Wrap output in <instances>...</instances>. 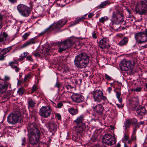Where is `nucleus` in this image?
Instances as JSON below:
<instances>
[{"label": "nucleus", "instance_id": "1", "mask_svg": "<svg viewBox=\"0 0 147 147\" xmlns=\"http://www.w3.org/2000/svg\"><path fill=\"white\" fill-rule=\"evenodd\" d=\"M89 58L86 53H81L76 56L74 60V65L78 68H85L89 63Z\"/></svg>", "mask_w": 147, "mask_h": 147}, {"label": "nucleus", "instance_id": "2", "mask_svg": "<svg viewBox=\"0 0 147 147\" xmlns=\"http://www.w3.org/2000/svg\"><path fill=\"white\" fill-rule=\"evenodd\" d=\"M67 22V21L64 22L62 20H59L57 22L54 23L50 25L48 28L45 30L43 32H41L40 34L42 35L44 33L48 34L54 30H55L57 31H59L60 28L63 27Z\"/></svg>", "mask_w": 147, "mask_h": 147}, {"label": "nucleus", "instance_id": "3", "mask_svg": "<svg viewBox=\"0 0 147 147\" xmlns=\"http://www.w3.org/2000/svg\"><path fill=\"white\" fill-rule=\"evenodd\" d=\"M136 12L140 15L146 14L147 13V1L142 0L138 3L136 5Z\"/></svg>", "mask_w": 147, "mask_h": 147}, {"label": "nucleus", "instance_id": "4", "mask_svg": "<svg viewBox=\"0 0 147 147\" xmlns=\"http://www.w3.org/2000/svg\"><path fill=\"white\" fill-rule=\"evenodd\" d=\"M74 40L71 39L67 40L63 42L58 43L59 49L58 51L60 53L66 50L67 49L73 45Z\"/></svg>", "mask_w": 147, "mask_h": 147}, {"label": "nucleus", "instance_id": "5", "mask_svg": "<svg viewBox=\"0 0 147 147\" xmlns=\"http://www.w3.org/2000/svg\"><path fill=\"white\" fill-rule=\"evenodd\" d=\"M135 38L138 44H142L147 41V29L145 31L136 33Z\"/></svg>", "mask_w": 147, "mask_h": 147}, {"label": "nucleus", "instance_id": "6", "mask_svg": "<svg viewBox=\"0 0 147 147\" xmlns=\"http://www.w3.org/2000/svg\"><path fill=\"white\" fill-rule=\"evenodd\" d=\"M52 111V108L50 105L43 106L40 109L39 114L41 117L47 118L50 115Z\"/></svg>", "mask_w": 147, "mask_h": 147}, {"label": "nucleus", "instance_id": "7", "mask_svg": "<svg viewBox=\"0 0 147 147\" xmlns=\"http://www.w3.org/2000/svg\"><path fill=\"white\" fill-rule=\"evenodd\" d=\"M93 98L95 102H100L102 100H105L107 99L105 96L103 95L102 91L100 90H96L92 92Z\"/></svg>", "mask_w": 147, "mask_h": 147}, {"label": "nucleus", "instance_id": "8", "mask_svg": "<svg viewBox=\"0 0 147 147\" xmlns=\"http://www.w3.org/2000/svg\"><path fill=\"white\" fill-rule=\"evenodd\" d=\"M120 68L123 71H131L134 67L132 62L126 59L122 60L120 64Z\"/></svg>", "mask_w": 147, "mask_h": 147}, {"label": "nucleus", "instance_id": "9", "mask_svg": "<svg viewBox=\"0 0 147 147\" xmlns=\"http://www.w3.org/2000/svg\"><path fill=\"white\" fill-rule=\"evenodd\" d=\"M103 143L108 146H112L115 144L116 139L114 136L109 134H105L102 137Z\"/></svg>", "mask_w": 147, "mask_h": 147}, {"label": "nucleus", "instance_id": "10", "mask_svg": "<svg viewBox=\"0 0 147 147\" xmlns=\"http://www.w3.org/2000/svg\"><path fill=\"white\" fill-rule=\"evenodd\" d=\"M17 9L20 14L24 17L28 16L30 12V8L23 4L18 5Z\"/></svg>", "mask_w": 147, "mask_h": 147}, {"label": "nucleus", "instance_id": "11", "mask_svg": "<svg viewBox=\"0 0 147 147\" xmlns=\"http://www.w3.org/2000/svg\"><path fill=\"white\" fill-rule=\"evenodd\" d=\"M123 16L118 10H116V11H113L112 13V18L115 19L117 22V24L122 23L124 21L123 18Z\"/></svg>", "mask_w": 147, "mask_h": 147}, {"label": "nucleus", "instance_id": "12", "mask_svg": "<svg viewBox=\"0 0 147 147\" xmlns=\"http://www.w3.org/2000/svg\"><path fill=\"white\" fill-rule=\"evenodd\" d=\"M27 128L28 132L30 134H34L40 133L39 130L38 129L37 125L34 123H29Z\"/></svg>", "mask_w": 147, "mask_h": 147}, {"label": "nucleus", "instance_id": "13", "mask_svg": "<svg viewBox=\"0 0 147 147\" xmlns=\"http://www.w3.org/2000/svg\"><path fill=\"white\" fill-rule=\"evenodd\" d=\"M20 116L17 114L11 113L7 117V121L9 123L15 124L18 121Z\"/></svg>", "mask_w": 147, "mask_h": 147}, {"label": "nucleus", "instance_id": "14", "mask_svg": "<svg viewBox=\"0 0 147 147\" xmlns=\"http://www.w3.org/2000/svg\"><path fill=\"white\" fill-rule=\"evenodd\" d=\"M31 136L29 138V143L32 145L36 144L39 140L40 133L39 134H31Z\"/></svg>", "mask_w": 147, "mask_h": 147}, {"label": "nucleus", "instance_id": "15", "mask_svg": "<svg viewBox=\"0 0 147 147\" xmlns=\"http://www.w3.org/2000/svg\"><path fill=\"white\" fill-rule=\"evenodd\" d=\"M46 127L48 128L53 134L56 131L57 129V126L56 124L52 121H51L45 123Z\"/></svg>", "mask_w": 147, "mask_h": 147}, {"label": "nucleus", "instance_id": "16", "mask_svg": "<svg viewBox=\"0 0 147 147\" xmlns=\"http://www.w3.org/2000/svg\"><path fill=\"white\" fill-rule=\"evenodd\" d=\"M73 100L76 102H82L84 100V97L81 94H74L71 96Z\"/></svg>", "mask_w": 147, "mask_h": 147}, {"label": "nucleus", "instance_id": "17", "mask_svg": "<svg viewBox=\"0 0 147 147\" xmlns=\"http://www.w3.org/2000/svg\"><path fill=\"white\" fill-rule=\"evenodd\" d=\"M99 46L102 49L108 48L110 47L108 40L106 38H103L99 41Z\"/></svg>", "mask_w": 147, "mask_h": 147}, {"label": "nucleus", "instance_id": "18", "mask_svg": "<svg viewBox=\"0 0 147 147\" xmlns=\"http://www.w3.org/2000/svg\"><path fill=\"white\" fill-rule=\"evenodd\" d=\"M139 101L137 97H133L130 99L129 105L131 107L132 110H133L138 105Z\"/></svg>", "mask_w": 147, "mask_h": 147}, {"label": "nucleus", "instance_id": "19", "mask_svg": "<svg viewBox=\"0 0 147 147\" xmlns=\"http://www.w3.org/2000/svg\"><path fill=\"white\" fill-rule=\"evenodd\" d=\"M92 108L94 111L98 115L102 114L104 109V107L101 104L97 105L93 107Z\"/></svg>", "mask_w": 147, "mask_h": 147}, {"label": "nucleus", "instance_id": "20", "mask_svg": "<svg viewBox=\"0 0 147 147\" xmlns=\"http://www.w3.org/2000/svg\"><path fill=\"white\" fill-rule=\"evenodd\" d=\"M84 116L83 115H82L78 117L73 121V123L75 124L78 125H85L83 122L84 120Z\"/></svg>", "mask_w": 147, "mask_h": 147}, {"label": "nucleus", "instance_id": "21", "mask_svg": "<svg viewBox=\"0 0 147 147\" xmlns=\"http://www.w3.org/2000/svg\"><path fill=\"white\" fill-rule=\"evenodd\" d=\"M136 112L140 115H144L146 113V110L144 107L140 106L137 108Z\"/></svg>", "mask_w": 147, "mask_h": 147}, {"label": "nucleus", "instance_id": "22", "mask_svg": "<svg viewBox=\"0 0 147 147\" xmlns=\"http://www.w3.org/2000/svg\"><path fill=\"white\" fill-rule=\"evenodd\" d=\"M79 125L76 126L74 127V129L76 132L77 133H82L83 131L85 130V125Z\"/></svg>", "mask_w": 147, "mask_h": 147}, {"label": "nucleus", "instance_id": "23", "mask_svg": "<svg viewBox=\"0 0 147 147\" xmlns=\"http://www.w3.org/2000/svg\"><path fill=\"white\" fill-rule=\"evenodd\" d=\"M7 85L4 82H0V93H3L5 92L7 90Z\"/></svg>", "mask_w": 147, "mask_h": 147}, {"label": "nucleus", "instance_id": "24", "mask_svg": "<svg viewBox=\"0 0 147 147\" xmlns=\"http://www.w3.org/2000/svg\"><path fill=\"white\" fill-rule=\"evenodd\" d=\"M68 111L69 113L73 116L77 115L79 112V110L78 108H74L73 107H70L68 108Z\"/></svg>", "mask_w": 147, "mask_h": 147}, {"label": "nucleus", "instance_id": "25", "mask_svg": "<svg viewBox=\"0 0 147 147\" xmlns=\"http://www.w3.org/2000/svg\"><path fill=\"white\" fill-rule=\"evenodd\" d=\"M36 42L35 38H31L26 42L22 46V48H24L32 44H34Z\"/></svg>", "mask_w": 147, "mask_h": 147}, {"label": "nucleus", "instance_id": "26", "mask_svg": "<svg viewBox=\"0 0 147 147\" xmlns=\"http://www.w3.org/2000/svg\"><path fill=\"white\" fill-rule=\"evenodd\" d=\"M128 42V38L127 37H125L117 44L118 45L122 46L126 45Z\"/></svg>", "mask_w": 147, "mask_h": 147}, {"label": "nucleus", "instance_id": "27", "mask_svg": "<svg viewBox=\"0 0 147 147\" xmlns=\"http://www.w3.org/2000/svg\"><path fill=\"white\" fill-rule=\"evenodd\" d=\"M28 108L29 110L30 109H32L34 108L36 104V102L32 99H30L27 101Z\"/></svg>", "mask_w": 147, "mask_h": 147}, {"label": "nucleus", "instance_id": "28", "mask_svg": "<svg viewBox=\"0 0 147 147\" xmlns=\"http://www.w3.org/2000/svg\"><path fill=\"white\" fill-rule=\"evenodd\" d=\"M51 49V47L49 45H47L46 47L43 48L40 51V53L43 54L44 55L47 53Z\"/></svg>", "mask_w": 147, "mask_h": 147}, {"label": "nucleus", "instance_id": "29", "mask_svg": "<svg viewBox=\"0 0 147 147\" xmlns=\"http://www.w3.org/2000/svg\"><path fill=\"white\" fill-rule=\"evenodd\" d=\"M29 110L30 111V110ZM30 116L31 117H33L34 120L36 121L37 119V114L35 110H33L32 111H30Z\"/></svg>", "mask_w": 147, "mask_h": 147}, {"label": "nucleus", "instance_id": "30", "mask_svg": "<svg viewBox=\"0 0 147 147\" xmlns=\"http://www.w3.org/2000/svg\"><path fill=\"white\" fill-rule=\"evenodd\" d=\"M110 3V2L108 1H106L101 3L98 6L99 8L101 9L104 7L105 6L109 5Z\"/></svg>", "mask_w": 147, "mask_h": 147}, {"label": "nucleus", "instance_id": "31", "mask_svg": "<svg viewBox=\"0 0 147 147\" xmlns=\"http://www.w3.org/2000/svg\"><path fill=\"white\" fill-rule=\"evenodd\" d=\"M117 22H115V20H113L112 21V26L111 27L114 30H117L119 28V26L117 27H116V26H117L119 24H117Z\"/></svg>", "mask_w": 147, "mask_h": 147}, {"label": "nucleus", "instance_id": "32", "mask_svg": "<svg viewBox=\"0 0 147 147\" xmlns=\"http://www.w3.org/2000/svg\"><path fill=\"white\" fill-rule=\"evenodd\" d=\"M105 111L109 113L110 115H112L114 113V109L109 107L105 108Z\"/></svg>", "mask_w": 147, "mask_h": 147}, {"label": "nucleus", "instance_id": "33", "mask_svg": "<svg viewBox=\"0 0 147 147\" xmlns=\"http://www.w3.org/2000/svg\"><path fill=\"white\" fill-rule=\"evenodd\" d=\"M124 124L126 129L129 128L131 123L129 119L126 120L124 122Z\"/></svg>", "mask_w": 147, "mask_h": 147}, {"label": "nucleus", "instance_id": "34", "mask_svg": "<svg viewBox=\"0 0 147 147\" xmlns=\"http://www.w3.org/2000/svg\"><path fill=\"white\" fill-rule=\"evenodd\" d=\"M20 143L22 146H25L27 144L26 138L25 137H22L21 138Z\"/></svg>", "mask_w": 147, "mask_h": 147}, {"label": "nucleus", "instance_id": "35", "mask_svg": "<svg viewBox=\"0 0 147 147\" xmlns=\"http://www.w3.org/2000/svg\"><path fill=\"white\" fill-rule=\"evenodd\" d=\"M108 20V17L107 16H105L101 17L100 19L99 20L100 22L104 23V22Z\"/></svg>", "mask_w": 147, "mask_h": 147}, {"label": "nucleus", "instance_id": "36", "mask_svg": "<svg viewBox=\"0 0 147 147\" xmlns=\"http://www.w3.org/2000/svg\"><path fill=\"white\" fill-rule=\"evenodd\" d=\"M11 67L13 69H14L17 73L19 72L21 69L18 66V65H16L13 66L12 65Z\"/></svg>", "mask_w": 147, "mask_h": 147}, {"label": "nucleus", "instance_id": "37", "mask_svg": "<svg viewBox=\"0 0 147 147\" xmlns=\"http://www.w3.org/2000/svg\"><path fill=\"white\" fill-rule=\"evenodd\" d=\"M24 92V89L23 88L21 87L17 91L19 95H22L23 94Z\"/></svg>", "mask_w": 147, "mask_h": 147}, {"label": "nucleus", "instance_id": "38", "mask_svg": "<svg viewBox=\"0 0 147 147\" xmlns=\"http://www.w3.org/2000/svg\"><path fill=\"white\" fill-rule=\"evenodd\" d=\"M38 89V88L37 86L35 84L34 85L32 86L31 89V93L32 94L34 92L37 91Z\"/></svg>", "mask_w": 147, "mask_h": 147}, {"label": "nucleus", "instance_id": "39", "mask_svg": "<svg viewBox=\"0 0 147 147\" xmlns=\"http://www.w3.org/2000/svg\"><path fill=\"white\" fill-rule=\"evenodd\" d=\"M62 71L64 73H65L69 71V69L68 67L66 66L63 65L62 67Z\"/></svg>", "mask_w": 147, "mask_h": 147}, {"label": "nucleus", "instance_id": "40", "mask_svg": "<svg viewBox=\"0 0 147 147\" xmlns=\"http://www.w3.org/2000/svg\"><path fill=\"white\" fill-rule=\"evenodd\" d=\"M72 139L73 140L77 142L78 141V140L80 139V138L78 137V135L76 134L73 136Z\"/></svg>", "mask_w": 147, "mask_h": 147}, {"label": "nucleus", "instance_id": "41", "mask_svg": "<svg viewBox=\"0 0 147 147\" xmlns=\"http://www.w3.org/2000/svg\"><path fill=\"white\" fill-rule=\"evenodd\" d=\"M131 124H132L133 125L135 124L136 125V124L137 123V121L136 119H129Z\"/></svg>", "mask_w": 147, "mask_h": 147}, {"label": "nucleus", "instance_id": "42", "mask_svg": "<svg viewBox=\"0 0 147 147\" xmlns=\"http://www.w3.org/2000/svg\"><path fill=\"white\" fill-rule=\"evenodd\" d=\"M18 63L16 61H11L9 63V65H10L11 67H12V66H14L16 65H18Z\"/></svg>", "mask_w": 147, "mask_h": 147}, {"label": "nucleus", "instance_id": "43", "mask_svg": "<svg viewBox=\"0 0 147 147\" xmlns=\"http://www.w3.org/2000/svg\"><path fill=\"white\" fill-rule=\"evenodd\" d=\"M61 86H62L60 82H57L54 86L55 87H57L58 88L59 90L61 88Z\"/></svg>", "mask_w": 147, "mask_h": 147}, {"label": "nucleus", "instance_id": "44", "mask_svg": "<svg viewBox=\"0 0 147 147\" xmlns=\"http://www.w3.org/2000/svg\"><path fill=\"white\" fill-rule=\"evenodd\" d=\"M30 34L28 33H25L23 36V40H25L27 38V37L30 35Z\"/></svg>", "mask_w": 147, "mask_h": 147}, {"label": "nucleus", "instance_id": "45", "mask_svg": "<svg viewBox=\"0 0 147 147\" xmlns=\"http://www.w3.org/2000/svg\"><path fill=\"white\" fill-rule=\"evenodd\" d=\"M31 78V74H28L27 75H25L24 79V82L25 81H26L28 80V79H29Z\"/></svg>", "mask_w": 147, "mask_h": 147}, {"label": "nucleus", "instance_id": "46", "mask_svg": "<svg viewBox=\"0 0 147 147\" xmlns=\"http://www.w3.org/2000/svg\"><path fill=\"white\" fill-rule=\"evenodd\" d=\"M2 36L5 38V40H6V38L8 36V35L6 32H3L2 34Z\"/></svg>", "mask_w": 147, "mask_h": 147}, {"label": "nucleus", "instance_id": "47", "mask_svg": "<svg viewBox=\"0 0 147 147\" xmlns=\"http://www.w3.org/2000/svg\"><path fill=\"white\" fill-rule=\"evenodd\" d=\"M141 88L140 87H137L136 88L134 89H133V90L134 91L139 92L141 91Z\"/></svg>", "mask_w": 147, "mask_h": 147}, {"label": "nucleus", "instance_id": "48", "mask_svg": "<svg viewBox=\"0 0 147 147\" xmlns=\"http://www.w3.org/2000/svg\"><path fill=\"white\" fill-rule=\"evenodd\" d=\"M105 77L107 80L109 81L111 80V78L107 74H106L105 75Z\"/></svg>", "mask_w": 147, "mask_h": 147}, {"label": "nucleus", "instance_id": "49", "mask_svg": "<svg viewBox=\"0 0 147 147\" xmlns=\"http://www.w3.org/2000/svg\"><path fill=\"white\" fill-rule=\"evenodd\" d=\"M62 106H63V104L60 102L57 103V107L58 108H60Z\"/></svg>", "mask_w": 147, "mask_h": 147}, {"label": "nucleus", "instance_id": "50", "mask_svg": "<svg viewBox=\"0 0 147 147\" xmlns=\"http://www.w3.org/2000/svg\"><path fill=\"white\" fill-rule=\"evenodd\" d=\"M27 60L30 61H33V60L31 56L30 55L27 56L26 57Z\"/></svg>", "mask_w": 147, "mask_h": 147}, {"label": "nucleus", "instance_id": "51", "mask_svg": "<svg viewBox=\"0 0 147 147\" xmlns=\"http://www.w3.org/2000/svg\"><path fill=\"white\" fill-rule=\"evenodd\" d=\"M33 55L34 56L36 57H37L38 56H40V55L39 52H37L33 54Z\"/></svg>", "mask_w": 147, "mask_h": 147}, {"label": "nucleus", "instance_id": "52", "mask_svg": "<svg viewBox=\"0 0 147 147\" xmlns=\"http://www.w3.org/2000/svg\"><path fill=\"white\" fill-rule=\"evenodd\" d=\"M92 37L95 39H96L97 38V36L95 31H94L92 33Z\"/></svg>", "mask_w": 147, "mask_h": 147}, {"label": "nucleus", "instance_id": "53", "mask_svg": "<svg viewBox=\"0 0 147 147\" xmlns=\"http://www.w3.org/2000/svg\"><path fill=\"white\" fill-rule=\"evenodd\" d=\"M4 55L3 54L1 55L0 56V60L2 61L4 59V57H5Z\"/></svg>", "mask_w": 147, "mask_h": 147}, {"label": "nucleus", "instance_id": "54", "mask_svg": "<svg viewBox=\"0 0 147 147\" xmlns=\"http://www.w3.org/2000/svg\"><path fill=\"white\" fill-rule=\"evenodd\" d=\"M121 95V93L119 91L116 92V95L117 98L120 97V96Z\"/></svg>", "mask_w": 147, "mask_h": 147}, {"label": "nucleus", "instance_id": "55", "mask_svg": "<svg viewBox=\"0 0 147 147\" xmlns=\"http://www.w3.org/2000/svg\"><path fill=\"white\" fill-rule=\"evenodd\" d=\"M137 127V125H135V127L133 129V132L132 134L135 135L136 134V131L137 130L136 128Z\"/></svg>", "mask_w": 147, "mask_h": 147}, {"label": "nucleus", "instance_id": "56", "mask_svg": "<svg viewBox=\"0 0 147 147\" xmlns=\"http://www.w3.org/2000/svg\"><path fill=\"white\" fill-rule=\"evenodd\" d=\"M124 140H127L129 138V136L128 135H127L126 134H125L124 136Z\"/></svg>", "mask_w": 147, "mask_h": 147}, {"label": "nucleus", "instance_id": "57", "mask_svg": "<svg viewBox=\"0 0 147 147\" xmlns=\"http://www.w3.org/2000/svg\"><path fill=\"white\" fill-rule=\"evenodd\" d=\"M56 116L58 120H60L61 119V117L60 114L58 113L56 115Z\"/></svg>", "mask_w": 147, "mask_h": 147}, {"label": "nucleus", "instance_id": "58", "mask_svg": "<svg viewBox=\"0 0 147 147\" xmlns=\"http://www.w3.org/2000/svg\"><path fill=\"white\" fill-rule=\"evenodd\" d=\"M25 57H26L24 56V55H23L22 54L21 55L20 58L19 59L21 61L23 60Z\"/></svg>", "mask_w": 147, "mask_h": 147}, {"label": "nucleus", "instance_id": "59", "mask_svg": "<svg viewBox=\"0 0 147 147\" xmlns=\"http://www.w3.org/2000/svg\"><path fill=\"white\" fill-rule=\"evenodd\" d=\"M11 3L13 4L16 3L17 2V0H8Z\"/></svg>", "mask_w": 147, "mask_h": 147}, {"label": "nucleus", "instance_id": "60", "mask_svg": "<svg viewBox=\"0 0 147 147\" xmlns=\"http://www.w3.org/2000/svg\"><path fill=\"white\" fill-rule=\"evenodd\" d=\"M1 52H3V54H4V55H5L6 53H8V51H7L6 50V49H5L3 50Z\"/></svg>", "mask_w": 147, "mask_h": 147}, {"label": "nucleus", "instance_id": "61", "mask_svg": "<svg viewBox=\"0 0 147 147\" xmlns=\"http://www.w3.org/2000/svg\"><path fill=\"white\" fill-rule=\"evenodd\" d=\"M73 88L71 87L70 85H66L65 86V89H67V90H68L69 88Z\"/></svg>", "mask_w": 147, "mask_h": 147}, {"label": "nucleus", "instance_id": "62", "mask_svg": "<svg viewBox=\"0 0 147 147\" xmlns=\"http://www.w3.org/2000/svg\"><path fill=\"white\" fill-rule=\"evenodd\" d=\"M117 36L118 37L121 38L123 36V34H119L117 35Z\"/></svg>", "mask_w": 147, "mask_h": 147}, {"label": "nucleus", "instance_id": "63", "mask_svg": "<svg viewBox=\"0 0 147 147\" xmlns=\"http://www.w3.org/2000/svg\"><path fill=\"white\" fill-rule=\"evenodd\" d=\"M12 47L11 46H10L6 48V50L7 51H8V52H9L12 49Z\"/></svg>", "mask_w": 147, "mask_h": 147}, {"label": "nucleus", "instance_id": "64", "mask_svg": "<svg viewBox=\"0 0 147 147\" xmlns=\"http://www.w3.org/2000/svg\"><path fill=\"white\" fill-rule=\"evenodd\" d=\"M135 135L132 134L131 137V139L133 140H134L135 139H136V137L134 136Z\"/></svg>", "mask_w": 147, "mask_h": 147}]
</instances>
